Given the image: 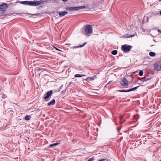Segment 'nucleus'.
Wrapping results in <instances>:
<instances>
[{"label": "nucleus", "mask_w": 161, "mask_h": 161, "mask_svg": "<svg viewBox=\"0 0 161 161\" xmlns=\"http://www.w3.org/2000/svg\"><path fill=\"white\" fill-rule=\"evenodd\" d=\"M93 33V28L90 25H86L84 27V31L83 34L86 36L88 37Z\"/></svg>", "instance_id": "nucleus-1"}, {"label": "nucleus", "mask_w": 161, "mask_h": 161, "mask_svg": "<svg viewBox=\"0 0 161 161\" xmlns=\"http://www.w3.org/2000/svg\"><path fill=\"white\" fill-rule=\"evenodd\" d=\"M129 77L132 78L131 76L130 75H125L123 79L120 82V85L124 87H127L128 85L129 82L128 80Z\"/></svg>", "instance_id": "nucleus-2"}, {"label": "nucleus", "mask_w": 161, "mask_h": 161, "mask_svg": "<svg viewBox=\"0 0 161 161\" xmlns=\"http://www.w3.org/2000/svg\"><path fill=\"white\" fill-rule=\"evenodd\" d=\"M53 93L52 90H50L47 92V93L44 95L43 99L46 101H48L50 100V98L51 97L52 94Z\"/></svg>", "instance_id": "nucleus-3"}, {"label": "nucleus", "mask_w": 161, "mask_h": 161, "mask_svg": "<svg viewBox=\"0 0 161 161\" xmlns=\"http://www.w3.org/2000/svg\"><path fill=\"white\" fill-rule=\"evenodd\" d=\"M84 8V6H78V7H66L65 9L70 11H74L79 10L81 8Z\"/></svg>", "instance_id": "nucleus-4"}, {"label": "nucleus", "mask_w": 161, "mask_h": 161, "mask_svg": "<svg viewBox=\"0 0 161 161\" xmlns=\"http://www.w3.org/2000/svg\"><path fill=\"white\" fill-rule=\"evenodd\" d=\"M132 47V46L128 45H124L121 47L122 50L125 53H128L130 51Z\"/></svg>", "instance_id": "nucleus-5"}, {"label": "nucleus", "mask_w": 161, "mask_h": 161, "mask_svg": "<svg viewBox=\"0 0 161 161\" xmlns=\"http://www.w3.org/2000/svg\"><path fill=\"white\" fill-rule=\"evenodd\" d=\"M154 69L158 71H161V61H157L154 64Z\"/></svg>", "instance_id": "nucleus-6"}, {"label": "nucleus", "mask_w": 161, "mask_h": 161, "mask_svg": "<svg viewBox=\"0 0 161 161\" xmlns=\"http://www.w3.org/2000/svg\"><path fill=\"white\" fill-rule=\"evenodd\" d=\"M7 7L8 6L6 3H3L0 5V10L2 12L5 11Z\"/></svg>", "instance_id": "nucleus-7"}, {"label": "nucleus", "mask_w": 161, "mask_h": 161, "mask_svg": "<svg viewBox=\"0 0 161 161\" xmlns=\"http://www.w3.org/2000/svg\"><path fill=\"white\" fill-rule=\"evenodd\" d=\"M58 13L59 16L61 17L64 16L65 15L68 14V12L66 11H64L62 12L59 11Z\"/></svg>", "instance_id": "nucleus-8"}, {"label": "nucleus", "mask_w": 161, "mask_h": 161, "mask_svg": "<svg viewBox=\"0 0 161 161\" xmlns=\"http://www.w3.org/2000/svg\"><path fill=\"white\" fill-rule=\"evenodd\" d=\"M55 103V100L54 99H53L48 103L47 106H49L54 105Z\"/></svg>", "instance_id": "nucleus-9"}, {"label": "nucleus", "mask_w": 161, "mask_h": 161, "mask_svg": "<svg viewBox=\"0 0 161 161\" xmlns=\"http://www.w3.org/2000/svg\"><path fill=\"white\" fill-rule=\"evenodd\" d=\"M86 42H85L82 45H80L78 46H74L73 47H71V48L74 49L75 48H79V47H82L84 46L86 44Z\"/></svg>", "instance_id": "nucleus-10"}, {"label": "nucleus", "mask_w": 161, "mask_h": 161, "mask_svg": "<svg viewBox=\"0 0 161 161\" xmlns=\"http://www.w3.org/2000/svg\"><path fill=\"white\" fill-rule=\"evenodd\" d=\"M36 6L43 4L44 3V1L43 0H40L39 1H36Z\"/></svg>", "instance_id": "nucleus-11"}, {"label": "nucleus", "mask_w": 161, "mask_h": 161, "mask_svg": "<svg viewBox=\"0 0 161 161\" xmlns=\"http://www.w3.org/2000/svg\"><path fill=\"white\" fill-rule=\"evenodd\" d=\"M134 36V35L126 34L125 35H124L123 36V37L125 38H128L130 37H133Z\"/></svg>", "instance_id": "nucleus-12"}, {"label": "nucleus", "mask_w": 161, "mask_h": 161, "mask_svg": "<svg viewBox=\"0 0 161 161\" xmlns=\"http://www.w3.org/2000/svg\"><path fill=\"white\" fill-rule=\"evenodd\" d=\"M60 144V143L58 142L55 143H53L49 145V147L51 148L54 147H55Z\"/></svg>", "instance_id": "nucleus-13"}, {"label": "nucleus", "mask_w": 161, "mask_h": 161, "mask_svg": "<svg viewBox=\"0 0 161 161\" xmlns=\"http://www.w3.org/2000/svg\"><path fill=\"white\" fill-rule=\"evenodd\" d=\"M86 76V75H85L76 74L74 76L75 77H80L84 76Z\"/></svg>", "instance_id": "nucleus-14"}, {"label": "nucleus", "mask_w": 161, "mask_h": 161, "mask_svg": "<svg viewBox=\"0 0 161 161\" xmlns=\"http://www.w3.org/2000/svg\"><path fill=\"white\" fill-rule=\"evenodd\" d=\"M139 86H138L134 87V88H132L129 89H128L129 90V92H130L134 91V90H136V89Z\"/></svg>", "instance_id": "nucleus-15"}, {"label": "nucleus", "mask_w": 161, "mask_h": 161, "mask_svg": "<svg viewBox=\"0 0 161 161\" xmlns=\"http://www.w3.org/2000/svg\"><path fill=\"white\" fill-rule=\"evenodd\" d=\"M31 118V115H27L25 116V117L24 118V119L26 120H29Z\"/></svg>", "instance_id": "nucleus-16"}, {"label": "nucleus", "mask_w": 161, "mask_h": 161, "mask_svg": "<svg viewBox=\"0 0 161 161\" xmlns=\"http://www.w3.org/2000/svg\"><path fill=\"white\" fill-rule=\"evenodd\" d=\"M149 55L151 57H154L156 55V53L153 52H150L149 53Z\"/></svg>", "instance_id": "nucleus-17"}, {"label": "nucleus", "mask_w": 161, "mask_h": 161, "mask_svg": "<svg viewBox=\"0 0 161 161\" xmlns=\"http://www.w3.org/2000/svg\"><path fill=\"white\" fill-rule=\"evenodd\" d=\"M150 79V78H147V79H145V78H142V80H141V81H142V82H144L145 81H146L147 80H149Z\"/></svg>", "instance_id": "nucleus-18"}, {"label": "nucleus", "mask_w": 161, "mask_h": 161, "mask_svg": "<svg viewBox=\"0 0 161 161\" xmlns=\"http://www.w3.org/2000/svg\"><path fill=\"white\" fill-rule=\"evenodd\" d=\"M31 6H36V1H31Z\"/></svg>", "instance_id": "nucleus-19"}, {"label": "nucleus", "mask_w": 161, "mask_h": 161, "mask_svg": "<svg viewBox=\"0 0 161 161\" xmlns=\"http://www.w3.org/2000/svg\"><path fill=\"white\" fill-rule=\"evenodd\" d=\"M118 51L117 50H114L111 52V53L113 55L117 54Z\"/></svg>", "instance_id": "nucleus-20"}, {"label": "nucleus", "mask_w": 161, "mask_h": 161, "mask_svg": "<svg viewBox=\"0 0 161 161\" xmlns=\"http://www.w3.org/2000/svg\"><path fill=\"white\" fill-rule=\"evenodd\" d=\"M27 1H19L18 2V3H19L24 5H27Z\"/></svg>", "instance_id": "nucleus-21"}, {"label": "nucleus", "mask_w": 161, "mask_h": 161, "mask_svg": "<svg viewBox=\"0 0 161 161\" xmlns=\"http://www.w3.org/2000/svg\"><path fill=\"white\" fill-rule=\"evenodd\" d=\"M118 92H129V90H118L117 91Z\"/></svg>", "instance_id": "nucleus-22"}, {"label": "nucleus", "mask_w": 161, "mask_h": 161, "mask_svg": "<svg viewBox=\"0 0 161 161\" xmlns=\"http://www.w3.org/2000/svg\"><path fill=\"white\" fill-rule=\"evenodd\" d=\"M85 80L86 81L89 82V81H91L90 78V77H87L85 79H83V80Z\"/></svg>", "instance_id": "nucleus-23"}, {"label": "nucleus", "mask_w": 161, "mask_h": 161, "mask_svg": "<svg viewBox=\"0 0 161 161\" xmlns=\"http://www.w3.org/2000/svg\"><path fill=\"white\" fill-rule=\"evenodd\" d=\"M139 115L137 114L135 116L134 118L136 120H137V119H139Z\"/></svg>", "instance_id": "nucleus-24"}, {"label": "nucleus", "mask_w": 161, "mask_h": 161, "mask_svg": "<svg viewBox=\"0 0 161 161\" xmlns=\"http://www.w3.org/2000/svg\"><path fill=\"white\" fill-rule=\"evenodd\" d=\"M44 1V3H48L51 2L52 0H43Z\"/></svg>", "instance_id": "nucleus-25"}, {"label": "nucleus", "mask_w": 161, "mask_h": 161, "mask_svg": "<svg viewBox=\"0 0 161 161\" xmlns=\"http://www.w3.org/2000/svg\"><path fill=\"white\" fill-rule=\"evenodd\" d=\"M7 97V96L5 94H3L2 95V97L3 99H5Z\"/></svg>", "instance_id": "nucleus-26"}, {"label": "nucleus", "mask_w": 161, "mask_h": 161, "mask_svg": "<svg viewBox=\"0 0 161 161\" xmlns=\"http://www.w3.org/2000/svg\"><path fill=\"white\" fill-rule=\"evenodd\" d=\"M43 69L42 68L37 67L36 68V70L38 71H40L42 70Z\"/></svg>", "instance_id": "nucleus-27"}, {"label": "nucleus", "mask_w": 161, "mask_h": 161, "mask_svg": "<svg viewBox=\"0 0 161 161\" xmlns=\"http://www.w3.org/2000/svg\"><path fill=\"white\" fill-rule=\"evenodd\" d=\"M96 77L95 76H92V77H90L91 81L94 80L95 79V78H96Z\"/></svg>", "instance_id": "nucleus-28"}, {"label": "nucleus", "mask_w": 161, "mask_h": 161, "mask_svg": "<svg viewBox=\"0 0 161 161\" xmlns=\"http://www.w3.org/2000/svg\"><path fill=\"white\" fill-rule=\"evenodd\" d=\"M31 1H27V5H30V6H31Z\"/></svg>", "instance_id": "nucleus-29"}, {"label": "nucleus", "mask_w": 161, "mask_h": 161, "mask_svg": "<svg viewBox=\"0 0 161 161\" xmlns=\"http://www.w3.org/2000/svg\"><path fill=\"white\" fill-rule=\"evenodd\" d=\"M94 160V159L93 158H90L88 160L86 161H93Z\"/></svg>", "instance_id": "nucleus-30"}, {"label": "nucleus", "mask_w": 161, "mask_h": 161, "mask_svg": "<svg viewBox=\"0 0 161 161\" xmlns=\"http://www.w3.org/2000/svg\"><path fill=\"white\" fill-rule=\"evenodd\" d=\"M119 117L120 119L121 120L123 118V115H120L119 116Z\"/></svg>", "instance_id": "nucleus-31"}, {"label": "nucleus", "mask_w": 161, "mask_h": 161, "mask_svg": "<svg viewBox=\"0 0 161 161\" xmlns=\"http://www.w3.org/2000/svg\"><path fill=\"white\" fill-rule=\"evenodd\" d=\"M105 160H106V159H102L98 160V161H104Z\"/></svg>", "instance_id": "nucleus-32"}, {"label": "nucleus", "mask_w": 161, "mask_h": 161, "mask_svg": "<svg viewBox=\"0 0 161 161\" xmlns=\"http://www.w3.org/2000/svg\"><path fill=\"white\" fill-rule=\"evenodd\" d=\"M141 70H140L139 73V75L140 76H141Z\"/></svg>", "instance_id": "nucleus-33"}, {"label": "nucleus", "mask_w": 161, "mask_h": 161, "mask_svg": "<svg viewBox=\"0 0 161 161\" xmlns=\"http://www.w3.org/2000/svg\"><path fill=\"white\" fill-rule=\"evenodd\" d=\"M64 2H66L67 1H68V0H62Z\"/></svg>", "instance_id": "nucleus-34"}, {"label": "nucleus", "mask_w": 161, "mask_h": 161, "mask_svg": "<svg viewBox=\"0 0 161 161\" xmlns=\"http://www.w3.org/2000/svg\"><path fill=\"white\" fill-rule=\"evenodd\" d=\"M56 49L57 50H58V51H61V50H60V49H58V48H56Z\"/></svg>", "instance_id": "nucleus-35"}, {"label": "nucleus", "mask_w": 161, "mask_h": 161, "mask_svg": "<svg viewBox=\"0 0 161 161\" xmlns=\"http://www.w3.org/2000/svg\"><path fill=\"white\" fill-rule=\"evenodd\" d=\"M120 129H121V128H118L117 129V130H118V131H119V130H120Z\"/></svg>", "instance_id": "nucleus-36"}, {"label": "nucleus", "mask_w": 161, "mask_h": 161, "mask_svg": "<svg viewBox=\"0 0 161 161\" xmlns=\"http://www.w3.org/2000/svg\"><path fill=\"white\" fill-rule=\"evenodd\" d=\"M143 74V71L142 70V75Z\"/></svg>", "instance_id": "nucleus-37"}, {"label": "nucleus", "mask_w": 161, "mask_h": 161, "mask_svg": "<svg viewBox=\"0 0 161 161\" xmlns=\"http://www.w3.org/2000/svg\"><path fill=\"white\" fill-rule=\"evenodd\" d=\"M158 31L159 32H160V33H161V31H160V30H158Z\"/></svg>", "instance_id": "nucleus-38"}, {"label": "nucleus", "mask_w": 161, "mask_h": 161, "mask_svg": "<svg viewBox=\"0 0 161 161\" xmlns=\"http://www.w3.org/2000/svg\"><path fill=\"white\" fill-rule=\"evenodd\" d=\"M160 14L161 15V11H160Z\"/></svg>", "instance_id": "nucleus-39"}, {"label": "nucleus", "mask_w": 161, "mask_h": 161, "mask_svg": "<svg viewBox=\"0 0 161 161\" xmlns=\"http://www.w3.org/2000/svg\"><path fill=\"white\" fill-rule=\"evenodd\" d=\"M30 14L31 15H33L32 14ZM33 15H36V14H33Z\"/></svg>", "instance_id": "nucleus-40"}, {"label": "nucleus", "mask_w": 161, "mask_h": 161, "mask_svg": "<svg viewBox=\"0 0 161 161\" xmlns=\"http://www.w3.org/2000/svg\"><path fill=\"white\" fill-rule=\"evenodd\" d=\"M110 82H109L108 83V84H107H107H109L110 83Z\"/></svg>", "instance_id": "nucleus-41"}, {"label": "nucleus", "mask_w": 161, "mask_h": 161, "mask_svg": "<svg viewBox=\"0 0 161 161\" xmlns=\"http://www.w3.org/2000/svg\"><path fill=\"white\" fill-rule=\"evenodd\" d=\"M123 123V122H120V124H122Z\"/></svg>", "instance_id": "nucleus-42"}, {"label": "nucleus", "mask_w": 161, "mask_h": 161, "mask_svg": "<svg viewBox=\"0 0 161 161\" xmlns=\"http://www.w3.org/2000/svg\"><path fill=\"white\" fill-rule=\"evenodd\" d=\"M112 97H113V98H114V96H113Z\"/></svg>", "instance_id": "nucleus-43"}, {"label": "nucleus", "mask_w": 161, "mask_h": 161, "mask_svg": "<svg viewBox=\"0 0 161 161\" xmlns=\"http://www.w3.org/2000/svg\"><path fill=\"white\" fill-rule=\"evenodd\" d=\"M62 86H61L60 87L62 88Z\"/></svg>", "instance_id": "nucleus-44"}, {"label": "nucleus", "mask_w": 161, "mask_h": 161, "mask_svg": "<svg viewBox=\"0 0 161 161\" xmlns=\"http://www.w3.org/2000/svg\"><path fill=\"white\" fill-rule=\"evenodd\" d=\"M62 86H61L60 87L62 88Z\"/></svg>", "instance_id": "nucleus-45"}, {"label": "nucleus", "mask_w": 161, "mask_h": 161, "mask_svg": "<svg viewBox=\"0 0 161 161\" xmlns=\"http://www.w3.org/2000/svg\"><path fill=\"white\" fill-rule=\"evenodd\" d=\"M160 161H161V159L160 160Z\"/></svg>", "instance_id": "nucleus-46"}]
</instances>
